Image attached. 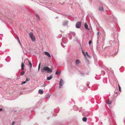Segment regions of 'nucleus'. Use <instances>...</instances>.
I'll return each mask as SVG.
<instances>
[{"mask_svg":"<svg viewBox=\"0 0 125 125\" xmlns=\"http://www.w3.org/2000/svg\"><path fill=\"white\" fill-rule=\"evenodd\" d=\"M41 71L42 73L46 71L48 73H50L52 72V70L48 67H45L42 68H41Z\"/></svg>","mask_w":125,"mask_h":125,"instance_id":"obj_1","label":"nucleus"},{"mask_svg":"<svg viewBox=\"0 0 125 125\" xmlns=\"http://www.w3.org/2000/svg\"><path fill=\"white\" fill-rule=\"evenodd\" d=\"M29 36L31 39L32 41L33 42H35L36 41L35 37L33 35V34L32 32H31L29 33Z\"/></svg>","mask_w":125,"mask_h":125,"instance_id":"obj_2","label":"nucleus"},{"mask_svg":"<svg viewBox=\"0 0 125 125\" xmlns=\"http://www.w3.org/2000/svg\"><path fill=\"white\" fill-rule=\"evenodd\" d=\"M68 36H69V38L70 40H71L72 38V37L71 35H73V37H74L75 35V33L74 32H71L70 33L68 34Z\"/></svg>","mask_w":125,"mask_h":125,"instance_id":"obj_3","label":"nucleus"},{"mask_svg":"<svg viewBox=\"0 0 125 125\" xmlns=\"http://www.w3.org/2000/svg\"><path fill=\"white\" fill-rule=\"evenodd\" d=\"M62 42L64 44H66L68 42V40L67 38L64 37L62 39Z\"/></svg>","mask_w":125,"mask_h":125,"instance_id":"obj_4","label":"nucleus"},{"mask_svg":"<svg viewBox=\"0 0 125 125\" xmlns=\"http://www.w3.org/2000/svg\"><path fill=\"white\" fill-rule=\"evenodd\" d=\"M81 22H77L76 24V27L77 28H79L81 26Z\"/></svg>","mask_w":125,"mask_h":125,"instance_id":"obj_5","label":"nucleus"},{"mask_svg":"<svg viewBox=\"0 0 125 125\" xmlns=\"http://www.w3.org/2000/svg\"><path fill=\"white\" fill-rule=\"evenodd\" d=\"M63 81L62 79H61L59 83V88H61L63 84Z\"/></svg>","mask_w":125,"mask_h":125,"instance_id":"obj_6","label":"nucleus"},{"mask_svg":"<svg viewBox=\"0 0 125 125\" xmlns=\"http://www.w3.org/2000/svg\"><path fill=\"white\" fill-rule=\"evenodd\" d=\"M25 61L26 62H28V63H29V66L30 67V68H31L32 67V64L31 62H30L29 60H26Z\"/></svg>","mask_w":125,"mask_h":125,"instance_id":"obj_7","label":"nucleus"},{"mask_svg":"<svg viewBox=\"0 0 125 125\" xmlns=\"http://www.w3.org/2000/svg\"><path fill=\"white\" fill-rule=\"evenodd\" d=\"M78 38L77 37H75L73 39V41L74 42H76L77 43L81 45V44L78 41Z\"/></svg>","mask_w":125,"mask_h":125,"instance_id":"obj_8","label":"nucleus"},{"mask_svg":"<svg viewBox=\"0 0 125 125\" xmlns=\"http://www.w3.org/2000/svg\"><path fill=\"white\" fill-rule=\"evenodd\" d=\"M44 54L47 55L49 57H51V56L50 53L48 52H44Z\"/></svg>","mask_w":125,"mask_h":125,"instance_id":"obj_9","label":"nucleus"},{"mask_svg":"<svg viewBox=\"0 0 125 125\" xmlns=\"http://www.w3.org/2000/svg\"><path fill=\"white\" fill-rule=\"evenodd\" d=\"M38 93L40 94H43V91L42 89H40L39 90Z\"/></svg>","mask_w":125,"mask_h":125,"instance_id":"obj_10","label":"nucleus"},{"mask_svg":"<svg viewBox=\"0 0 125 125\" xmlns=\"http://www.w3.org/2000/svg\"><path fill=\"white\" fill-rule=\"evenodd\" d=\"M52 75H51L50 76L47 77V80H50L52 78Z\"/></svg>","mask_w":125,"mask_h":125,"instance_id":"obj_11","label":"nucleus"},{"mask_svg":"<svg viewBox=\"0 0 125 125\" xmlns=\"http://www.w3.org/2000/svg\"><path fill=\"white\" fill-rule=\"evenodd\" d=\"M37 20V21H39L40 20V17L39 15L37 14L36 15Z\"/></svg>","mask_w":125,"mask_h":125,"instance_id":"obj_12","label":"nucleus"},{"mask_svg":"<svg viewBox=\"0 0 125 125\" xmlns=\"http://www.w3.org/2000/svg\"><path fill=\"white\" fill-rule=\"evenodd\" d=\"M24 63L23 62H22L21 63V70H23L24 69Z\"/></svg>","mask_w":125,"mask_h":125,"instance_id":"obj_13","label":"nucleus"},{"mask_svg":"<svg viewBox=\"0 0 125 125\" xmlns=\"http://www.w3.org/2000/svg\"><path fill=\"white\" fill-rule=\"evenodd\" d=\"M67 24V22L66 21H65L63 22V26H66Z\"/></svg>","mask_w":125,"mask_h":125,"instance_id":"obj_14","label":"nucleus"},{"mask_svg":"<svg viewBox=\"0 0 125 125\" xmlns=\"http://www.w3.org/2000/svg\"><path fill=\"white\" fill-rule=\"evenodd\" d=\"M93 55L95 60V61L97 60V56L96 55L94 54H93Z\"/></svg>","mask_w":125,"mask_h":125,"instance_id":"obj_15","label":"nucleus"},{"mask_svg":"<svg viewBox=\"0 0 125 125\" xmlns=\"http://www.w3.org/2000/svg\"><path fill=\"white\" fill-rule=\"evenodd\" d=\"M84 27L85 29L89 30V29L88 28V25L86 23H85L84 24Z\"/></svg>","mask_w":125,"mask_h":125,"instance_id":"obj_16","label":"nucleus"},{"mask_svg":"<svg viewBox=\"0 0 125 125\" xmlns=\"http://www.w3.org/2000/svg\"><path fill=\"white\" fill-rule=\"evenodd\" d=\"M106 103L109 104H110L111 103V101L110 100H108L106 101Z\"/></svg>","mask_w":125,"mask_h":125,"instance_id":"obj_17","label":"nucleus"},{"mask_svg":"<svg viewBox=\"0 0 125 125\" xmlns=\"http://www.w3.org/2000/svg\"><path fill=\"white\" fill-rule=\"evenodd\" d=\"M87 119L86 117H83V118L82 120L83 121L85 122L87 121Z\"/></svg>","mask_w":125,"mask_h":125,"instance_id":"obj_18","label":"nucleus"},{"mask_svg":"<svg viewBox=\"0 0 125 125\" xmlns=\"http://www.w3.org/2000/svg\"><path fill=\"white\" fill-rule=\"evenodd\" d=\"M73 109L75 111H76L78 110V108L76 106H73Z\"/></svg>","mask_w":125,"mask_h":125,"instance_id":"obj_19","label":"nucleus"},{"mask_svg":"<svg viewBox=\"0 0 125 125\" xmlns=\"http://www.w3.org/2000/svg\"><path fill=\"white\" fill-rule=\"evenodd\" d=\"M99 10L102 11L104 10L103 8L102 7H100L99 8Z\"/></svg>","mask_w":125,"mask_h":125,"instance_id":"obj_20","label":"nucleus"},{"mask_svg":"<svg viewBox=\"0 0 125 125\" xmlns=\"http://www.w3.org/2000/svg\"><path fill=\"white\" fill-rule=\"evenodd\" d=\"M24 73L25 72H22L21 73L20 75L21 76L23 75L24 74Z\"/></svg>","mask_w":125,"mask_h":125,"instance_id":"obj_21","label":"nucleus"},{"mask_svg":"<svg viewBox=\"0 0 125 125\" xmlns=\"http://www.w3.org/2000/svg\"><path fill=\"white\" fill-rule=\"evenodd\" d=\"M17 40L18 42H19V43L20 44V45H21V42H20L19 39V38L18 37V38H17Z\"/></svg>","mask_w":125,"mask_h":125,"instance_id":"obj_22","label":"nucleus"},{"mask_svg":"<svg viewBox=\"0 0 125 125\" xmlns=\"http://www.w3.org/2000/svg\"><path fill=\"white\" fill-rule=\"evenodd\" d=\"M79 62V61L78 60H76L75 61V63L76 64H78Z\"/></svg>","mask_w":125,"mask_h":125,"instance_id":"obj_23","label":"nucleus"},{"mask_svg":"<svg viewBox=\"0 0 125 125\" xmlns=\"http://www.w3.org/2000/svg\"><path fill=\"white\" fill-rule=\"evenodd\" d=\"M99 36H97V44H99V42H98V40H99Z\"/></svg>","mask_w":125,"mask_h":125,"instance_id":"obj_24","label":"nucleus"},{"mask_svg":"<svg viewBox=\"0 0 125 125\" xmlns=\"http://www.w3.org/2000/svg\"><path fill=\"white\" fill-rule=\"evenodd\" d=\"M50 95L48 94L47 96L46 97L47 98H49L50 97Z\"/></svg>","mask_w":125,"mask_h":125,"instance_id":"obj_25","label":"nucleus"},{"mask_svg":"<svg viewBox=\"0 0 125 125\" xmlns=\"http://www.w3.org/2000/svg\"><path fill=\"white\" fill-rule=\"evenodd\" d=\"M16 122L15 121H13L12 122V125H15Z\"/></svg>","mask_w":125,"mask_h":125,"instance_id":"obj_26","label":"nucleus"},{"mask_svg":"<svg viewBox=\"0 0 125 125\" xmlns=\"http://www.w3.org/2000/svg\"><path fill=\"white\" fill-rule=\"evenodd\" d=\"M26 83V81L22 82L21 84L22 85L23 84H25Z\"/></svg>","mask_w":125,"mask_h":125,"instance_id":"obj_27","label":"nucleus"},{"mask_svg":"<svg viewBox=\"0 0 125 125\" xmlns=\"http://www.w3.org/2000/svg\"><path fill=\"white\" fill-rule=\"evenodd\" d=\"M118 87H119V91L120 92H121V87H120V86L119 85H118Z\"/></svg>","mask_w":125,"mask_h":125,"instance_id":"obj_28","label":"nucleus"},{"mask_svg":"<svg viewBox=\"0 0 125 125\" xmlns=\"http://www.w3.org/2000/svg\"><path fill=\"white\" fill-rule=\"evenodd\" d=\"M92 43V41H90L89 42V45H90Z\"/></svg>","mask_w":125,"mask_h":125,"instance_id":"obj_29","label":"nucleus"},{"mask_svg":"<svg viewBox=\"0 0 125 125\" xmlns=\"http://www.w3.org/2000/svg\"><path fill=\"white\" fill-rule=\"evenodd\" d=\"M55 74L56 75H58L59 74V73L58 71H56L55 72Z\"/></svg>","mask_w":125,"mask_h":125,"instance_id":"obj_30","label":"nucleus"},{"mask_svg":"<svg viewBox=\"0 0 125 125\" xmlns=\"http://www.w3.org/2000/svg\"><path fill=\"white\" fill-rule=\"evenodd\" d=\"M86 62L88 63H89V61L87 59V58H86Z\"/></svg>","mask_w":125,"mask_h":125,"instance_id":"obj_31","label":"nucleus"},{"mask_svg":"<svg viewBox=\"0 0 125 125\" xmlns=\"http://www.w3.org/2000/svg\"><path fill=\"white\" fill-rule=\"evenodd\" d=\"M46 85V84L45 83H44L43 85L42 86L45 87Z\"/></svg>","mask_w":125,"mask_h":125,"instance_id":"obj_32","label":"nucleus"},{"mask_svg":"<svg viewBox=\"0 0 125 125\" xmlns=\"http://www.w3.org/2000/svg\"><path fill=\"white\" fill-rule=\"evenodd\" d=\"M26 60H25V63L27 65H28V64H29V63H28V62H26L25 61Z\"/></svg>","mask_w":125,"mask_h":125,"instance_id":"obj_33","label":"nucleus"},{"mask_svg":"<svg viewBox=\"0 0 125 125\" xmlns=\"http://www.w3.org/2000/svg\"><path fill=\"white\" fill-rule=\"evenodd\" d=\"M59 108H56L55 109V111H56V110H57L58 111H59Z\"/></svg>","mask_w":125,"mask_h":125,"instance_id":"obj_34","label":"nucleus"},{"mask_svg":"<svg viewBox=\"0 0 125 125\" xmlns=\"http://www.w3.org/2000/svg\"><path fill=\"white\" fill-rule=\"evenodd\" d=\"M61 46H62V47L64 48L65 47V46H64L63 45H62V43H61Z\"/></svg>","mask_w":125,"mask_h":125,"instance_id":"obj_35","label":"nucleus"},{"mask_svg":"<svg viewBox=\"0 0 125 125\" xmlns=\"http://www.w3.org/2000/svg\"><path fill=\"white\" fill-rule=\"evenodd\" d=\"M80 75H81L82 76L84 75V73H80Z\"/></svg>","mask_w":125,"mask_h":125,"instance_id":"obj_36","label":"nucleus"},{"mask_svg":"<svg viewBox=\"0 0 125 125\" xmlns=\"http://www.w3.org/2000/svg\"><path fill=\"white\" fill-rule=\"evenodd\" d=\"M29 81V79L28 78H27L26 79V81Z\"/></svg>","mask_w":125,"mask_h":125,"instance_id":"obj_37","label":"nucleus"},{"mask_svg":"<svg viewBox=\"0 0 125 125\" xmlns=\"http://www.w3.org/2000/svg\"><path fill=\"white\" fill-rule=\"evenodd\" d=\"M99 32L98 31L97 32V35H98V36H99Z\"/></svg>","mask_w":125,"mask_h":125,"instance_id":"obj_38","label":"nucleus"},{"mask_svg":"<svg viewBox=\"0 0 125 125\" xmlns=\"http://www.w3.org/2000/svg\"><path fill=\"white\" fill-rule=\"evenodd\" d=\"M85 53H86V54L87 55H88V53L87 52H85Z\"/></svg>","mask_w":125,"mask_h":125,"instance_id":"obj_39","label":"nucleus"},{"mask_svg":"<svg viewBox=\"0 0 125 125\" xmlns=\"http://www.w3.org/2000/svg\"><path fill=\"white\" fill-rule=\"evenodd\" d=\"M40 64H41V63H39V66H38V67H40Z\"/></svg>","mask_w":125,"mask_h":125,"instance_id":"obj_40","label":"nucleus"},{"mask_svg":"<svg viewBox=\"0 0 125 125\" xmlns=\"http://www.w3.org/2000/svg\"><path fill=\"white\" fill-rule=\"evenodd\" d=\"M40 68V67H38V71H39Z\"/></svg>","mask_w":125,"mask_h":125,"instance_id":"obj_41","label":"nucleus"},{"mask_svg":"<svg viewBox=\"0 0 125 125\" xmlns=\"http://www.w3.org/2000/svg\"><path fill=\"white\" fill-rule=\"evenodd\" d=\"M102 72H103L104 73V74H103V75H104L105 74V72L104 71H102Z\"/></svg>","mask_w":125,"mask_h":125,"instance_id":"obj_42","label":"nucleus"},{"mask_svg":"<svg viewBox=\"0 0 125 125\" xmlns=\"http://www.w3.org/2000/svg\"><path fill=\"white\" fill-rule=\"evenodd\" d=\"M2 110V108H0V111H1Z\"/></svg>","mask_w":125,"mask_h":125,"instance_id":"obj_43","label":"nucleus"},{"mask_svg":"<svg viewBox=\"0 0 125 125\" xmlns=\"http://www.w3.org/2000/svg\"><path fill=\"white\" fill-rule=\"evenodd\" d=\"M57 115L56 114H55V115H54V116H56Z\"/></svg>","mask_w":125,"mask_h":125,"instance_id":"obj_44","label":"nucleus"},{"mask_svg":"<svg viewBox=\"0 0 125 125\" xmlns=\"http://www.w3.org/2000/svg\"><path fill=\"white\" fill-rule=\"evenodd\" d=\"M84 55L85 56H86V55H85V53H84Z\"/></svg>","mask_w":125,"mask_h":125,"instance_id":"obj_45","label":"nucleus"},{"mask_svg":"<svg viewBox=\"0 0 125 125\" xmlns=\"http://www.w3.org/2000/svg\"><path fill=\"white\" fill-rule=\"evenodd\" d=\"M21 46V47H22V49H23V48L22 47V46Z\"/></svg>","mask_w":125,"mask_h":125,"instance_id":"obj_46","label":"nucleus"},{"mask_svg":"<svg viewBox=\"0 0 125 125\" xmlns=\"http://www.w3.org/2000/svg\"><path fill=\"white\" fill-rule=\"evenodd\" d=\"M82 52H83V53H84V52H83V51H82Z\"/></svg>","mask_w":125,"mask_h":125,"instance_id":"obj_47","label":"nucleus"},{"mask_svg":"<svg viewBox=\"0 0 125 125\" xmlns=\"http://www.w3.org/2000/svg\"><path fill=\"white\" fill-rule=\"evenodd\" d=\"M87 56H90L88 55H87Z\"/></svg>","mask_w":125,"mask_h":125,"instance_id":"obj_48","label":"nucleus"},{"mask_svg":"<svg viewBox=\"0 0 125 125\" xmlns=\"http://www.w3.org/2000/svg\"><path fill=\"white\" fill-rule=\"evenodd\" d=\"M115 93L116 94H117V92H115Z\"/></svg>","mask_w":125,"mask_h":125,"instance_id":"obj_49","label":"nucleus"},{"mask_svg":"<svg viewBox=\"0 0 125 125\" xmlns=\"http://www.w3.org/2000/svg\"><path fill=\"white\" fill-rule=\"evenodd\" d=\"M60 35V36H61V35Z\"/></svg>","mask_w":125,"mask_h":125,"instance_id":"obj_50","label":"nucleus"},{"mask_svg":"<svg viewBox=\"0 0 125 125\" xmlns=\"http://www.w3.org/2000/svg\"><path fill=\"white\" fill-rule=\"evenodd\" d=\"M89 57H90V56H89Z\"/></svg>","mask_w":125,"mask_h":125,"instance_id":"obj_51","label":"nucleus"}]
</instances>
